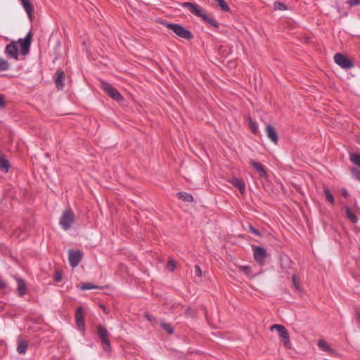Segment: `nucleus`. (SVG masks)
Returning <instances> with one entry per match:
<instances>
[{
    "label": "nucleus",
    "instance_id": "c756f323",
    "mask_svg": "<svg viewBox=\"0 0 360 360\" xmlns=\"http://www.w3.org/2000/svg\"><path fill=\"white\" fill-rule=\"evenodd\" d=\"M161 326L169 334H172L174 333V328L169 323H162Z\"/></svg>",
    "mask_w": 360,
    "mask_h": 360
},
{
    "label": "nucleus",
    "instance_id": "e433bc0d",
    "mask_svg": "<svg viewBox=\"0 0 360 360\" xmlns=\"http://www.w3.org/2000/svg\"><path fill=\"white\" fill-rule=\"evenodd\" d=\"M61 280H62V274L59 271H56L55 281L56 282H60Z\"/></svg>",
    "mask_w": 360,
    "mask_h": 360
},
{
    "label": "nucleus",
    "instance_id": "9d476101",
    "mask_svg": "<svg viewBox=\"0 0 360 360\" xmlns=\"http://www.w3.org/2000/svg\"><path fill=\"white\" fill-rule=\"evenodd\" d=\"M69 262L72 267L75 268L78 266L82 259V253L79 250H70L69 251Z\"/></svg>",
    "mask_w": 360,
    "mask_h": 360
},
{
    "label": "nucleus",
    "instance_id": "f257e3e1",
    "mask_svg": "<svg viewBox=\"0 0 360 360\" xmlns=\"http://www.w3.org/2000/svg\"><path fill=\"white\" fill-rule=\"evenodd\" d=\"M32 40V33L29 32L25 38L19 39L17 41H12L6 45L4 53L10 58L15 60L19 59V53L22 56L29 53Z\"/></svg>",
    "mask_w": 360,
    "mask_h": 360
},
{
    "label": "nucleus",
    "instance_id": "2eb2a0df",
    "mask_svg": "<svg viewBox=\"0 0 360 360\" xmlns=\"http://www.w3.org/2000/svg\"><path fill=\"white\" fill-rule=\"evenodd\" d=\"M10 168L9 161L4 157H0V171L7 173Z\"/></svg>",
    "mask_w": 360,
    "mask_h": 360
},
{
    "label": "nucleus",
    "instance_id": "423d86ee",
    "mask_svg": "<svg viewBox=\"0 0 360 360\" xmlns=\"http://www.w3.org/2000/svg\"><path fill=\"white\" fill-rule=\"evenodd\" d=\"M101 87L109 96H110L115 101H123V96L110 83L101 79Z\"/></svg>",
    "mask_w": 360,
    "mask_h": 360
},
{
    "label": "nucleus",
    "instance_id": "dca6fc26",
    "mask_svg": "<svg viewBox=\"0 0 360 360\" xmlns=\"http://www.w3.org/2000/svg\"><path fill=\"white\" fill-rule=\"evenodd\" d=\"M22 6H23L24 9L27 12V15L30 18L32 17V11H33V6L30 3L29 0H20Z\"/></svg>",
    "mask_w": 360,
    "mask_h": 360
},
{
    "label": "nucleus",
    "instance_id": "bb28decb",
    "mask_svg": "<svg viewBox=\"0 0 360 360\" xmlns=\"http://www.w3.org/2000/svg\"><path fill=\"white\" fill-rule=\"evenodd\" d=\"M274 9L275 11H286L288 9V6L280 1H276L274 4Z\"/></svg>",
    "mask_w": 360,
    "mask_h": 360
},
{
    "label": "nucleus",
    "instance_id": "f3484780",
    "mask_svg": "<svg viewBox=\"0 0 360 360\" xmlns=\"http://www.w3.org/2000/svg\"><path fill=\"white\" fill-rule=\"evenodd\" d=\"M231 183L236 188L239 190L241 193L245 192V186L242 180L235 178L232 180Z\"/></svg>",
    "mask_w": 360,
    "mask_h": 360
},
{
    "label": "nucleus",
    "instance_id": "4468645a",
    "mask_svg": "<svg viewBox=\"0 0 360 360\" xmlns=\"http://www.w3.org/2000/svg\"><path fill=\"white\" fill-rule=\"evenodd\" d=\"M266 133L267 137L274 143H277L278 141V137L277 132L275 129V128L271 125L267 124L266 127Z\"/></svg>",
    "mask_w": 360,
    "mask_h": 360
},
{
    "label": "nucleus",
    "instance_id": "a19ab883",
    "mask_svg": "<svg viewBox=\"0 0 360 360\" xmlns=\"http://www.w3.org/2000/svg\"><path fill=\"white\" fill-rule=\"evenodd\" d=\"M6 287V283L3 281L2 280H0V289H4Z\"/></svg>",
    "mask_w": 360,
    "mask_h": 360
},
{
    "label": "nucleus",
    "instance_id": "aec40b11",
    "mask_svg": "<svg viewBox=\"0 0 360 360\" xmlns=\"http://www.w3.org/2000/svg\"><path fill=\"white\" fill-rule=\"evenodd\" d=\"M318 346L319 347L324 351V352H328L330 353H333L334 350L331 349L327 344V342L323 340H319L318 341Z\"/></svg>",
    "mask_w": 360,
    "mask_h": 360
},
{
    "label": "nucleus",
    "instance_id": "412c9836",
    "mask_svg": "<svg viewBox=\"0 0 360 360\" xmlns=\"http://www.w3.org/2000/svg\"><path fill=\"white\" fill-rule=\"evenodd\" d=\"M179 198L183 200L185 202H191L193 201V198L192 195L186 193V192H179L178 193Z\"/></svg>",
    "mask_w": 360,
    "mask_h": 360
},
{
    "label": "nucleus",
    "instance_id": "4be33fe9",
    "mask_svg": "<svg viewBox=\"0 0 360 360\" xmlns=\"http://www.w3.org/2000/svg\"><path fill=\"white\" fill-rule=\"evenodd\" d=\"M349 160L354 165L360 167V153H350Z\"/></svg>",
    "mask_w": 360,
    "mask_h": 360
},
{
    "label": "nucleus",
    "instance_id": "6ab92c4d",
    "mask_svg": "<svg viewBox=\"0 0 360 360\" xmlns=\"http://www.w3.org/2000/svg\"><path fill=\"white\" fill-rule=\"evenodd\" d=\"M345 212L347 217L354 224L357 223L358 218L356 217L354 212L348 207H345Z\"/></svg>",
    "mask_w": 360,
    "mask_h": 360
},
{
    "label": "nucleus",
    "instance_id": "58836bf2",
    "mask_svg": "<svg viewBox=\"0 0 360 360\" xmlns=\"http://www.w3.org/2000/svg\"><path fill=\"white\" fill-rule=\"evenodd\" d=\"M292 282H293V284H294L295 287L296 288V289L297 290H300L298 284H297V281H296V276L295 275L292 276Z\"/></svg>",
    "mask_w": 360,
    "mask_h": 360
},
{
    "label": "nucleus",
    "instance_id": "cd10ccee",
    "mask_svg": "<svg viewBox=\"0 0 360 360\" xmlns=\"http://www.w3.org/2000/svg\"><path fill=\"white\" fill-rule=\"evenodd\" d=\"M248 123L252 132L256 134L258 131L257 124L255 122H254L251 117L248 118Z\"/></svg>",
    "mask_w": 360,
    "mask_h": 360
},
{
    "label": "nucleus",
    "instance_id": "f704fd0d",
    "mask_svg": "<svg viewBox=\"0 0 360 360\" xmlns=\"http://www.w3.org/2000/svg\"><path fill=\"white\" fill-rule=\"evenodd\" d=\"M243 272L246 274L247 276H250L251 274V269L248 266H243L240 267Z\"/></svg>",
    "mask_w": 360,
    "mask_h": 360
},
{
    "label": "nucleus",
    "instance_id": "473e14b6",
    "mask_svg": "<svg viewBox=\"0 0 360 360\" xmlns=\"http://www.w3.org/2000/svg\"><path fill=\"white\" fill-rule=\"evenodd\" d=\"M346 4L350 7L358 6L360 4V0H347Z\"/></svg>",
    "mask_w": 360,
    "mask_h": 360
},
{
    "label": "nucleus",
    "instance_id": "c85d7f7f",
    "mask_svg": "<svg viewBox=\"0 0 360 360\" xmlns=\"http://www.w3.org/2000/svg\"><path fill=\"white\" fill-rule=\"evenodd\" d=\"M325 195L330 204H333L335 202L334 197L328 189L324 190Z\"/></svg>",
    "mask_w": 360,
    "mask_h": 360
},
{
    "label": "nucleus",
    "instance_id": "72a5a7b5",
    "mask_svg": "<svg viewBox=\"0 0 360 360\" xmlns=\"http://www.w3.org/2000/svg\"><path fill=\"white\" fill-rule=\"evenodd\" d=\"M248 229H249V231H250L252 233H253V234H255V235H256V236H259V237H261V236H262L261 233H260L258 230H257L256 229H255L252 225H250V226H249Z\"/></svg>",
    "mask_w": 360,
    "mask_h": 360
},
{
    "label": "nucleus",
    "instance_id": "ea45409f",
    "mask_svg": "<svg viewBox=\"0 0 360 360\" xmlns=\"http://www.w3.org/2000/svg\"><path fill=\"white\" fill-rule=\"evenodd\" d=\"M341 193H342V195L344 197H347V196L349 195V193H348V192H347V189H346V188H342L341 189Z\"/></svg>",
    "mask_w": 360,
    "mask_h": 360
},
{
    "label": "nucleus",
    "instance_id": "9b49d317",
    "mask_svg": "<svg viewBox=\"0 0 360 360\" xmlns=\"http://www.w3.org/2000/svg\"><path fill=\"white\" fill-rule=\"evenodd\" d=\"M75 319L79 329L84 332L85 330V324L84 321V312L82 307H79L77 308Z\"/></svg>",
    "mask_w": 360,
    "mask_h": 360
},
{
    "label": "nucleus",
    "instance_id": "393cba45",
    "mask_svg": "<svg viewBox=\"0 0 360 360\" xmlns=\"http://www.w3.org/2000/svg\"><path fill=\"white\" fill-rule=\"evenodd\" d=\"M79 288L83 290H93V289H99V288H101V287L93 285L90 283H84L80 285Z\"/></svg>",
    "mask_w": 360,
    "mask_h": 360
},
{
    "label": "nucleus",
    "instance_id": "7ed1b4c3",
    "mask_svg": "<svg viewBox=\"0 0 360 360\" xmlns=\"http://www.w3.org/2000/svg\"><path fill=\"white\" fill-rule=\"evenodd\" d=\"M75 222V215L71 209L64 210L60 216L59 224L64 231L69 230Z\"/></svg>",
    "mask_w": 360,
    "mask_h": 360
},
{
    "label": "nucleus",
    "instance_id": "f03ea898",
    "mask_svg": "<svg viewBox=\"0 0 360 360\" xmlns=\"http://www.w3.org/2000/svg\"><path fill=\"white\" fill-rule=\"evenodd\" d=\"M183 8L189 11L190 13L200 18L203 21L206 22L211 26L218 29L219 22L211 15H209L206 11L198 4L191 2H183L181 4Z\"/></svg>",
    "mask_w": 360,
    "mask_h": 360
},
{
    "label": "nucleus",
    "instance_id": "1a4fd4ad",
    "mask_svg": "<svg viewBox=\"0 0 360 360\" xmlns=\"http://www.w3.org/2000/svg\"><path fill=\"white\" fill-rule=\"evenodd\" d=\"M254 258L257 262L264 264L266 257V251L262 247L256 246L253 248Z\"/></svg>",
    "mask_w": 360,
    "mask_h": 360
},
{
    "label": "nucleus",
    "instance_id": "2f4dec72",
    "mask_svg": "<svg viewBox=\"0 0 360 360\" xmlns=\"http://www.w3.org/2000/svg\"><path fill=\"white\" fill-rule=\"evenodd\" d=\"M167 268L168 271H169L170 272L174 271V270L175 269L174 261L172 259L169 260L167 262Z\"/></svg>",
    "mask_w": 360,
    "mask_h": 360
},
{
    "label": "nucleus",
    "instance_id": "a211bd4d",
    "mask_svg": "<svg viewBox=\"0 0 360 360\" xmlns=\"http://www.w3.org/2000/svg\"><path fill=\"white\" fill-rule=\"evenodd\" d=\"M64 72L63 71H60L58 73L57 77L56 79V85L58 89H62L64 86Z\"/></svg>",
    "mask_w": 360,
    "mask_h": 360
},
{
    "label": "nucleus",
    "instance_id": "c9c22d12",
    "mask_svg": "<svg viewBox=\"0 0 360 360\" xmlns=\"http://www.w3.org/2000/svg\"><path fill=\"white\" fill-rule=\"evenodd\" d=\"M194 269H195V274L196 275L198 276V277H202V271H201V269L199 265H195L194 266Z\"/></svg>",
    "mask_w": 360,
    "mask_h": 360
},
{
    "label": "nucleus",
    "instance_id": "4c0bfd02",
    "mask_svg": "<svg viewBox=\"0 0 360 360\" xmlns=\"http://www.w3.org/2000/svg\"><path fill=\"white\" fill-rule=\"evenodd\" d=\"M4 107H5L4 98L2 95H0V108H4Z\"/></svg>",
    "mask_w": 360,
    "mask_h": 360
},
{
    "label": "nucleus",
    "instance_id": "6e6552de",
    "mask_svg": "<svg viewBox=\"0 0 360 360\" xmlns=\"http://www.w3.org/2000/svg\"><path fill=\"white\" fill-rule=\"evenodd\" d=\"M334 60L336 64L344 69H350L354 67L353 62L346 56L340 53L335 55Z\"/></svg>",
    "mask_w": 360,
    "mask_h": 360
},
{
    "label": "nucleus",
    "instance_id": "0eeeda50",
    "mask_svg": "<svg viewBox=\"0 0 360 360\" xmlns=\"http://www.w3.org/2000/svg\"><path fill=\"white\" fill-rule=\"evenodd\" d=\"M97 330L98 335L101 338L103 349L107 352H110L111 349V346L108 338V331L104 326L101 325L98 326Z\"/></svg>",
    "mask_w": 360,
    "mask_h": 360
},
{
    "label": "nucleus",
    "instance_id": "20e7f679",
    "mask_svg": "<svg viewBox=\"0 0 360 360\" xmlns=\"http://www.w3.org/2000/svg\"><path fill=\"white\" fill-rule=\"evenodd\" d=\"M165 25L168 29L171 30L174 34L182 39L191 40L193 38L192 32L180 24L165 23Z\"/></svg>",
    "mask_w": 360,
    "mask_h": 360
},
{
    "label": "nucleus",
    "instance_id": "5701e85b",
    "mask_svg": "<svg viewBox=\"0 0 360 360\" xmlns=\"http://www.w3.org/2000/svg\"><path fill=\"white\" fill-rule=\"evenodd\" d=\"M10 67V63L4 58L0 57V72L7 71Z\"/></svg>",
    "mask_w": 360,
    "mask_h": 360
},
{
    "label": "nucleus",
    "instance_id": "ddd939ff",
    "mask_svg": "<svg viewBox=\"0 0 360 360\" xmlns=\"http://www.w3.org/2000/svg\"><path fill=\"white\" fill-rule=\"evenodd\" d=\"M16 283H17V292L19 296L22 297L24 296L27 290V285L25 282V281L20 278V277H15Z\"/></svg>",
    "mask_w": 360,
    "mask_h": 360
},
{
    "label": "nucleus",
    "instance_id": "39448f33",
    "mask_svg": "<svg viewBox=\"0 0 360 360\" xmlns=\"http://www.w3.org/2000/svg\"><path fill=\"white\" fill-rule=\"evenodd\" d=\"M274 329L277 330L280 338L282 339V342L284 345V347L288 349H291L292 344L290 342L289 333L288 330L283 325L280 324L272 325L270 328V330H273Z\"/></svg>",
    "mask_w": 360,
    "mask_h": 360
},
{
    "label": "nucleus",
    "instance_id": "f8f14e48",
    "mask_svg": "<svg viewBox=\"0 0 360 360\" xmlns=\"http://www.w3.org/2000/svg\"><path fill=\"white\" fill-rule=\"evenodd\" d=\"M249 164L257 172V173L262 178L266 179L268 177V174L266 170L264 169L263 165L260 162H256L254 160L250 159L249 160Z\"/></svg>",
    "mask_w": 360,
    "mask_h": 360
},
{
    "label": "nucleus",
    "instance_id": "a878e982",
    "mask_svg": "<svg viewBox=\"0 0 360 360\" xmlns=\"http://www.w3.org/2000/svg\"><path fill=\"white\" fill-rule=\"evenodd\" d=\"M218 3V6L222 11L227 12L230 10L229 5L225 0H214Z\"/></svg>",
    "mask_w": 360,
    "mask_h": 360
},
{
    "label": "nucleus",
    "instance_id": "7c9ffc66",
    "mask_svg": "<svg viewBox=\"0 0 360 360\" xmlns=\"http://www.w3.org/2000/svg\"><path fill=\"white\" fill-rule=\"evenodd\" d=\"M351 172L354 177L360 181V169L353 167L351 169Z\"/></svg>",
    "mask_w": 360,
    "mask_h": 360
},
{
    "label": "nucleus",
    "instance_id": "b1692460",
    "mask_svg": "<svg viewBox=\"0 0 360 360\" xmlns=\"http://www.w3.org/2000/svg\"><path fill=\"white\" fill-rule=\"evenodd\" d=\"M27 349V343L25 341L18 342L17 351L19 354H25Z\"/></svg>",
    "mask_w": 360,
    "mask_h": 360
}]
</instances>
